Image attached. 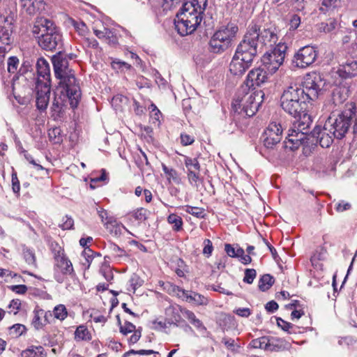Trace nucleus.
Segmentation results:
<instances>
[{
  "label": "nucleus",
  "mask_w": 357,
  "mask_h": 357,
  "mask_svg": "<svg viewBox=\"0 0 357 357\" xmlns=\"http://www.w3.org/2000/svg\"><path fill=\"white\" fill-rule=\"evenodd\" d=\"M52 62L55 77L59 79L53 106L59 108L58 112H61L67 109V103H69L70 109H75L81 98V90L74 71L69 68L68 59L59 50L52 57Z\"/></svg>",
  "instance_id": "nucleus-1"
},
{
  "label": "nucleus",
  "mask_w": 357,
  "mask_h": 357,
  "mask_svg": "<svg viewBox=\"0 0 357 357\" xmlns=\"http://www.w3.org/2000/svg\"><path fill=\"white\" fill-rule=\"evenodd\" d=\"M257 47L255 38L246 32L229 63V71L233 75L242 76L252 66L257 55Z\"/></svg>",
  "instance_id": "nucleus-2"
},
{
  "label": "nucleus",
  "mask_w": 357,
  "mask_h": 357,
  "mask_svg": "<svg viewBox=\"0 0 357 357\" xmlns=\"http://www.w3.org/2000/svg\"><path fill=\"white\" fill-rule=\"evenodd\" d=\"M32 32L43 50L53 52L62 48V34L52 20L44 17L37 18Z\"/></svg>",
  "instance_id": "nucleus-3"
},
{
  "label": "nucleus",
  "mask_w": 357,
  "mask_h": 357,
  "mask_svg": "<svg viewBox=\"0 0 357 357\" xmlns=\"http://www.w3.org/2000/svg\"><path fill=\"white\" fill-rule=\"evenodd\" d=\"M295 120L289 130L288 142L292 144L291 149H298L300 146H310L311 132L308 129L312 123V117L308 113H295Z\"/></svg>",
  "instance_id": "nucleus-4"
},
{
  "label": "nucleus",
  "mask_w": 357,
  "mask_h": 357,
  "mask_svg": "<svg viewBox=\"0 0 357 357\" xmlns=\"http://www.w3.org/2000/svg\"><path fill=\"white\" fill-rule=\"evenodd\" d=\"M304 89L297 85L290 86L280 98V105L284 112H307L309 99H305Z\"/></svg>",
  "instance_id": "nucleus-5"
},
{
  "label": "nucleus",
  "mask_w": 357,
  "mask_h": 357,
  "mask_svg": "<svg viewBox=\"0 0 357 357\" xmlns=\"http://www.w3.org/2000/svg\"><path fill=\"white\" fill-rule=\"evenodd\" d=\"M238 29L237 26L228 24L217 30L208 41V52L221 54L227 51L232 45Z\"/></svg>",
  "instance_id": "nucleus-6"
},
{
  "label": "nucleus",
  "mask_w": 357,
  "mask_h": 357,
  "mask_svg": "<svg viewBox=\"0 0 357 357\" xmlns=\"http://www.w3.org/2000/svg\"><path fill=\"white\" fill-rule=\"evenodd\" d=\"M287 48L285 43H279L262 56V64L270 74L275 73L283 63Z\"/></svg>",
  "instance_id": "nucleus-7"
},
{
  "label": "nucleus",
  "mask_w": 357,
  "mask_h": 357,
  "mask_svg": "<svg viewBox=\"0 0 357 357\" xmlns=\"http://www.w3.org/2000/svg\"><path fill=\"white\" fill-rule=\"evenodd\" d=\"M326 81L323 74L312 72L306 75L303 82V89L307 96L305 99L314 101L318 98L319 94L324 90Z\"/></svg>",
  "instance_id": "nucleus-8"
},
{
  "label": "nucleus",
  "mask_w": 357,
  "mask_h": 357,
  "mask_svg": "<svg viewBox=\"0 0 357 357\" xmlns=\"http://www.w3.org/2000/svg\"><path fill=\"white\" fill-rule=\"evenodd\" d=\"M351 116L340 113L337 117L329 116L325 122L326 129L331 130V133L337 139H342L351 126Z\"/></svg>",
  "instance_id": "nucleus-9"
},
{
  "label": "nucleus",
  "mask_w": 357,
  "mask_h": 357,
  "mask_svg": "<svg viewBox=\"0 0 357 357\" xmlns=\"http://www.w3.org/2000/svg\"><path fill=\"white\" fill-rule=\"evenodd\" d=\"M317 57V52L312 46L307 45L300 48L291 60V64L296 68H305L312 65Z\"/></svg>",
  "instance_id": "nucleus-10"
},
{
  "label": "nucleus",
  "mask_w": 357,
  "mask_h": 357,
  "mask_svg": "<svg viewBox=\"0 0 357 357\" xmlns=\"http://www.w3.org/2000/svg\"><path fill=\"white\" fill-rule=\"evenodd\" d=\"M335 137L331 133V130L326 129V124H324L323 128L316 126L311 131L309 146L314 148L319 144L322 148H329L333 144Z\"/></svg>",
  "instance_id": "nucleus-11"
},
{
  "label": "nucleus",
  "mask_w": 357,
  "mask_h": 357,
  "mask_svg": "<svg viewBox=\"0 0 357 357\" xmlns=\"http://www.w3.org/2000/svg\"><path fill=\"white\" fill-rule=\"evenodd\" d=\"M282 130L280 124L271 122L263 133L262 139L264 146L273 149L282 139Z\"/></svg>",
  "instance_id": "nucleus-12"
},
{
  "label": "nucleus",
  "mask_w": 357,
  "mask_h": 357,
  "mask_svg": "<svg viewBox=\"0 0 357 357\" xmlns=\"http://www.w3.org/2000/svg\"><path fill=\"white\" fill-rule=\"evenodd\" d=\"M252 37L255 38V40L258 44L260 41L264 45L268 43L275 44L278 41V35L275 33V28L264 29L261 30L257 25L255 24L249 28L247 31Z\"/></svg>",
  "instance_id": "nucleus-13"
},
{
  "label": "nucleus",
  "mask_w": 357,
  "mask_h": 357,
  "mask_svg": "<svg viewBox=\"0 0 357 357\" xmlns=\"http://www.w3.org/2000/svg\"><path fill=\"white\" fill-rule=\"evenodd\" d=\"M36 89L37 90L36 107L39 110H44L47 108L49 102L50 93V83H43L41 79H38L36 83Z\"/></svg>",
  "instance_id": "nucleus-14"
},
{
  "label": "nucleus",
  "mask_w": 357,
  "mask_h": 357,
  "mask_svg": "<svg viewBox=\"0 0 357 357\" xmlns=\"http://www.w3.org/2000/svg\"><path fill=\"white\" fill-rule=\"evenodd\" d=\"M266 69L257 68L251 70L246 77L244 84L249 89H255L256 86H260L268 79Z\"/></svg>",
  "instance_id": "nucleus-15"
},
{
  "label": "nucleus",
  "mask_w": 357,
  "mask_h": 357,
  "mask_svg": "<svg viewBox=\"0 0 357 357\" xmlns=\"http://www.w3.org/2000/svg\"><path fill=\"white\" fill-rule=\"evenodd\" d=\"M180 13L181 10L176 14L178 20L175 22V26L178 33L181 36H185L192 33L196 30V28L194 25H196L197 23L192 24L190 20L183 17Z\"/></svg>",
  "instance_id": "nucleus-16"
},
{
  "label": "nucleus",
  "mask_w": 357,
  "mask_h": 357,
  "mask_svg": "<svg viewBox=\"0 0 357 357\" xmlns=\"http://www.w3.org/2000/svg\"><path fill=\"white\" fill-rule=\"evenodd\" d=\"M36 66L38 77H36L35 81L32 82V85L36 84L37 80L40 79V77L43 78V80H41L43 83L49 82L51 85L50 69L48 62L44 58L40 57L38 59Z\"/></svg>",
  "instance_id": "nucleus-17"
},
{
  "label": "nucleus",
  "mask_w": 357,
  "mask_h": 357,
  "mask_svg": "<svg viewBox=\"0 0 357 357\" xmlns=\"http://www.w3.org/2000/svg\"><path fill=\"white\" fill-rule=\"evenodd\" d=\"M54 259L55 272L60 271L63 275H70L73 273V264L66 254Z\"/></svg>",
  "instance_id": "nucleus-18"
},
{
  "label": "nucleus",
  "mask_w": 357,
  "mask_h": 357,
  "mask_svg": "<svg viewBox=\"0 0 357 357\" xmlns=\"http://www.w3.org/2000/svg\"><path fill=\"white\" fill-rule=\"evenodd\" d=\"M255 113L248 114V113H231V120L234 122L236 126L241 130L248 127L250 119Z\"/></svg>",
  "instance_id": "nucleus-19"
},
{
  "label": "nucleus",
  "mask_w": 357,
  "mask_h": 357,
  "mask_svg": "<svg viewBox=\"0 0 357 357\" xmlns=\"http://www.w3.org/2000/svg\"><path fill=\"white\" fill-rule=\"evenodd\" d=\"M207 5L208 0H193L192 1H186L183 4L180 14H183L185 11H188L190 8H193V11L197 12L198 10H199L200 13H204Z\"/></svg>",
  "instance_id": "nucleus-20"
},
{
  "label": "nucleus",
  "mask_w": 357,
  "mask_h": 357,
  "mask_svg": "<svg viewBox=\"0 0 357 357\" xmlns=\"http://www.w3.org/2000/svg\"><path fill=\"white\" fill-rule=\"evenodd\" d=\"M32 61H30L29 59L24 61L18 71L19 75L17 77V78L19 79L20 77H22L24 80L31 79H32L31 83H32V82H34L36 79V77L34 73H32Z\"/></svg>",
  "instance_id": "nucleus-21"
},
{
  "label": "nucleus",
  "mask_w": 357,
  "mask_h": 357,
  "mask_svg": "<svg viewBox=\"0 0 357 357\" xmlns=\"http://www.w3.org/2000/svg\"><path fill=\"white\" fill-rule=\"evenodd\" d=\"M47 313L42 309L38 307L33 310V317L31 321L32 326L36 330L41 329L48 321L47 320Z\"/></svg>",
  "instance_id": "nucleus-22"
},
{
  "label": "nucleus",
  "mask_w": 357,
  "mask_h": 357,
  "mask_svg": "<svg viewBox=\"0 0 357 357\" xmlns=\"http://www.w3.org/2000/svg\"><path fill=\"white\" fill-rule=\"evenodd\" d=\"M4 22L7 23V26H0V43L3 45H10L12 42L10 38L13 32L12 22L9 21L8 17H5Z\"/></svg>",
  "instance_id": "nucleus-23"
},
{
  "label": "nucleus",
  "mask_w": 357,
  "mask_h": 357,
  "mask_svg": "<svg viewBox=\"0 0 357 357\" xmlns=\"http://www.w3.org/2000/svg\"><path fill=\"white\" fill-rule=\"evenodd\" d=\"M345 98L342 95L340 89H334L331 98L327 105V107H328V109L332 110L331 112H337L338 109L335 108V107L342 104Z\"/></svg>",
  "instance_id": "nucleus-24"
},
{
  "label": "nucleus",
  "mask_w": 357,
  "mask_h": 357,
  "mask_svg": "<svg viewBox=\"0 0 357 357\" xmlns=\"http://www.w3.org/2000/svg\"><path fill=\"white\" fill-rule=\"evenodd\" d=\"M105 225L109 233L115 236H120L124 230L127 231V229L123 226V224L112 220V218H109L107 220V221L105 223Z\"/></svg>",
  "instance_id": "nucleus-25"
},
{
  "label": "nucleus",
  "mask_w": 357,
  "mask_h": 357,
  "mask_svg": "<svg viewBox=\"0 0 357 357\" xmlns=\"http://www.w3.org/2000/svg\"><path fill=\"white\" fill-rule=\"evenodd\" d=\"M340 72V75L344 78L356 76L357 74V61L354 59L351 61H347L345 64L342 66Z\"/></svg>",
  "instance_id": "nucleus-26"
},
{
  "label": "nucleus",
  "mask_w": 357,
  "mask_h": 357,
  "mask_svg": "<svg viewBox=\"0 0 357 357\" xmlns=\"http://www.w3.org/2000/svg\"><path fill=\"white\" fill-rule=\"evenodd\" d=\"M273 338H269L268 337H261L260 338L252 340L250 343V346L252 348L255 349H263L264 350H274V346H273L271 343V340Z\"/></svg>",
  "instance_id": "nucleus-27"
},
{
  "label": "nucleus",
  "mask_w": 357,
  "mask_h": 357,
  "mask_svg": "<svg viewBox=\"0 0 357 357\" xmlns=\"http://www.w3.org/2000/svg\"><path fill=\"white\" fill-rule=\"evenodd\" d=\"M185 294L180 298L188 303H195L197 305H204L206 302V298L194 291H188L185 290Z\"/></svg>",
  "instance_id": "nucleus-28"
},
{
  "label": "nucleus",
  "mask_w": 357,
  "mask_h": 357,
  "mask_svg": "<svg viewBox=\"0 0 357 357\" xmlns=\"http://www.w3.org/2000/svg\"><path fill=\"white\" fill-rule=\"evenodd\" d=\"M133 102V109L135 111L144 112V110H149V112H160L150 100H144L142 103L136 100H134Z\"/></svg>",
  "instance_id": "nucleus-29"
},
{
  "label": "nucleus",
  "mask_w": 357,
  "mask_h": 357,
  "mask_svg": "<svg viewBox=\"0 0 357 357\" xmlns=\"http://www.w3.org/2000/svg\"><path fill=\"white\" fill-rule=\"evenodd\" d=\"M180 312L197 329H206L201 320L197 319L195 313L185 308L180 307Z\"/></svg>",
  "instance_id": "nucleus-30"
},
{
  "label": "nucleus",
  "mask_w": 357,
  "mask_h": 357,
  "mask_svg": "<svg viewBox=\"0 0 357 357\" xmlns=\"http://www.w3.org/2000/svg\"><path fill=\"white\" fill-rule=\"evenodd\" d=\"M75 340L76 341H90L91 335L87 327L84 325L79 326L75 331Z\"/></svg>",
  "instance_id": "nucleus-31"
},
{
  "label": "nucleus",
  "mask_w": 357,
  "mask_h": 357,
  "mask_svg": "<svg viewBox=\"0 0 357 357\" xmlns=\"http://www.w3.org/2000/svg\"><path fill=\"white\" fill-rule=\"evenodd\" d=\"M202 14L203 13H200L199 10L196 12L193 11V8H192V11H185V13L182 14V17H185V19L190 20L192 24L197 23L196 25H194L197 29L202 20Z\"/></svg>",
  "instance_id": "nucleus-32"
},
{
  "label": "nucleus",
  "mask_w": 357,
  "mask_h": 357,
  "mask_svg": "<svg viewBox=\"0 0 357 357\" xmlns=\"http://www.w3.org/2000/svg\"><path fill=\"white\" fill-rule=\"evenodd\" d=\"M275 280L270 274L263 275L259 280V289L261 291H266L269 289L274 284Z\"/></svg>",
  "instance_id": "nucleus-33"
},
{
  "label": "nucleus",
  "mask_w": 357,
  "mask_h": 357,
  "mask_svg": "<svg viewBox=\"0 0 357 357\" xmlns=\"http://www.w3.org/2000/svg\"><path fill=\"white\" fill-rule=\"evenodd\" d=\"M48 137L50 141L54 144H60L63 142V136L61 135V130L55 127L48 130Z\"/></svg>",
  "instance_id": "nucleus-34"
},
{
  "label": "nucleus",
  "mask_w": 357,
  "mask_h": 357,
  "mask_svg": "<svg viewBox=\"0 0 357 357\" xmlns=\"http://www.w3.org/2000/svg\"><path fill=\"white\" fill-rule=\"evenodd\" d=\"M163 289L166 290L169 294L172 296H176L180 298L181 296L185 294V290L179 288L170 282L163 283Z\"/></svg>",
  "instance_id": "nucleus-35"
},
{
  "label": "nucleus",
  "mask_w": 357,
  "mask_h": 357,
  "mask_svg": "<svg viewBox=\"0 0 357 357\" xmlns=\"http://www.w3.org/2000/svg\"><path fill=\"white\" fill-rule=\"evenodd\" d=\"M321 6L319 8V10L326 13L329 10H333L334 8L339 6L341 0H321Z\"/></svg>",
  "instance_id": "nucleus-36"
},
{
  "label": "nucleus",
  "mask_w": 357,
  "mask_h": 357,
  "mask_svg": "<svg viewBox=\"0 0 357 357\" xmlns=\"http://www.w3.org/2000/svg\"><path fill=\"white\" fill-rule=\"evenodd\" d=\"M167 221L169 224L173 225V229L174 231H178L182 229L183 220L179 215L172 213L168 216Z\"/></svg>",
  "instance_id": "nucleus-37"
},
{
  "label": "nucleus",
  "mask_w": 357,
  "mask_h": 357,
  "mask_svg": "<svg viewBox=\"0 0 357 357\" xmlns=\"http://www.w3.org/2000/svg\"><path fill=\"white\" fill-rule=\"evenodd\" d=\"M185 211L186 213L191 214L198 218H204L206 215L205 210L203 208L195 207L191 206H185Z\"/></svg>",
  "instance_id": "nucleus-38"
},
{
  "label": "nucleus",
  "mask_w": 357,
  "mask_h": 357,
  "mask_svg": "<svg viewBox=\"0 0 357 357\" xmlns=\"http://www.w3.org/2000/svg\"><path fill=\"white\" fill-rule=\"evenodd\" d=\"M248 103V105H243L242 109V112H258L259 109V107L261 106V103L259 102H257L255 100H252V96H250L246 102Z\"/></svg>",
  "instance_id": "nucleus-39"
},
{
  "label": "nucleus",
  "mask_w": 357,
  "mask_h": 357,
  "mask_svg": "<svg viewBox=\"0 0 357 357\" xmlns=\"http://www.w3.org/2000/svg\"><path fill=\"white\" fill-rule=\"evenodd\" d=\"M20 6L25 10L26 14L33 15L38 12L33 7L31 0H20Z\"/></svg>",
  "instance_id": "nucleus-40"
},
{
  "label": "nucleus",
  "mask_w": 357,
  "mask_h": 357,
  "mask_svg": "<svg viewBox=\"0 0 357 357\" xmlns=\"http://www.w3.org/2000/svg\"><path fill=\"white\" fill-rule=\"evenodd\" d=\"M184 163L188 170H197L200 172V164L197 158L185 157Z\"/></svg>",
  "instance_id": "nucleus-41"
},
{
  "label": "nucleus",
  "mask_w": 357,
  "mask_h": 357,
  "mask_svg": "<svg viewBox=\"0 0 357 357\" xmlns=\"http://www.w3.org/2000/svg\"><path fill=\"white\" fill-rule=\"evenodd\" d=\"M149 214L150 212L144 208H137V210L134 211L132 213V215L134 217V218L136 220H139L141 222L145 221L148 218Z\"/></svg>",
  "instance_id": "nucleus-42"
},
{
  "label": "nucleus",
  "mask_w": 357,
  "mask_h": 357,
  "mask_svg": "<svg viewBox=\"0 0 357 357\" xmlns=\"http://www.w3.org/2000/svg\"><path fill=\"white\" fill-rule=\"evenodd\" d=\"M128 102V98L124 96H115L112 98V105L114 107V109L115 111H123L125 108L122 106H120L119 105V102H123L124 104H126Z\"/></svg>",
  "instance_id": "nucleus-43"
},
{
  "label": "nucleus",
  "mask_w": 357,
  "mask_h": 357,
  "mask_svg": "<svg viewBox=\"0 0 357 357\" xmlns=\"http://www.w3.org/2000/svg\"><path fill=\"white\" fill-rule=\"evenodd\" d=\"M68 312L66 307L63 305H59L56 306L54 309V317L63 320L67 317Z\"/></svg>",
  "instance_id": "nucleus-44"
},
{
  "label": "nucleus",
  "mask_w": 357,
  "mask_h": 357,
  "mask_svg": "<svg viewBox=\"0 0 357 357\" xmlns=\"http://www.w3.org/2000/svg\"><path fill=\"white\" fill-rule=\"evenodd\" d=\"M158 354V351H155L151 350V349H140V350L131 349V350L126 352L123 354V357H130L131 355H135V354H139V355H150V354Z\"/></svg>",
  "instance_id": "nucleus-45"
},
{
  "label": "nucleus",
  "mask_w": 357,
  "mask_h": 357,
  "mask_svg": "<svg viewBox=\"0 0 357 357\" xmlns=\"http://www.w3.org/2000/svg\"><path fill=\"white\" fill-rule=\"evenodd\" d=\"M257 276V271L254 268H247L245 270L243 282L247 284H252Z\"/></svg>",
  "instance_id": "nucleus-46"
},
{
  "label": "nucleus",
  "mask_w": 357,
  "mask_h": 357,
  "mask_svg": "<svg viewBox=\"0 0 357 357\" xmlns=\"http://www.w3.org/2000/svg\"><path fill=\"white\" fill-rule=\"evenodd\" d=\"M82 255L85 259V262H83L82 264L89 268L93 260L94 252L89 248H86Z\"/></svg>",
  "instance_id": "nucleus-47"
},
{
  "label": "nucleus",
  "mask_w": 357,
  "mask_h": 357,
  "mask_svg": "<svg viewBox=\"0 0 357 357\" xmlns=\"http://www.w3.org/2000/svg\"><path fill=\"white\" fill-rule=\"evenodd\" d=\"M50 250L53 255L54 259L58 257H61V255L65 254L63 248L56 242L51 243Z\"/></svg>",
  "instance_id": "nucleus-48"
},
{
  "label": "nucleus",
  "mask_w": 357,
  "mask_h": 357,
  "mask_svg": "<svg viewBox=\"0 0 357 357\" xmlns=\"http://www.w3.org/2000/svg\"><path fill=\"white\" fill-rule=\"evenodd\" d=\"M23 255L26 262L29 265L36 266V257L31 250L29 249L24 250Z\"/></svg>",
  "instance_id": "nucleus-49"
},
{
  "label": "nucleus",
  "mask_w": 357,
  "mask_h": 357,
  "mask_svg": "<svg viewBox=\"0 0 357 357\" xmlns=\"http://www.w3.org/2000/svg\"><path fill=\"white\" fill-rule=\"evenodd\" d=\"M19 59L17 56H10L8 59V71L14 73L17 69Z\"/></svg>",
  "instance_id": "nucleus-50"
},
{
  "label": "nucleus",
  "mask_w": 357,
  "mask_h": 357,
  "mask_svg": "<svg viewBox=\"0 0 357 357\" xmlns=\"http://www.w3.org/2000/svg\"><path fill=\"white\" fill-rule=\"evenodd\" d=\"M129 282L133 292L135 293L136 289L142 285L143 280H141L137 275L134 274L130 278Z\"/></svg>",
  "instance_id": "nucleus-51"
},
{
  "label": "nucleus",
  "mask_w": 357,
  "mask_h": 357,
  "mask_svg": "<svg viewBox=\"0 0 357 357\" xmlns=\"http://www.w3.org/2000/svg\"><path fill=\"white\" fill-rule=\"evenodd\" d=\"M74 226L73 219L68 215H66L63 219V222L59 225L63 230L71 229Z\"/></svg>",
  "instance_id": "nucleus-52"
},
{
  "label": "nucleus",
  "mask_w": 357,
  "mask_h": 357,
  "mask_svg": "<svg viewBox=\"0 0 357 357\" xmlns=\"http://www.w3.org/2000/svg\"><path fill=\"white\" fill-rule=\"evenodd\" d=\"M16 90V84L14 82L13 84V94L15 100L20 104V105H26L29 102V97L26 96H22L20 94H17L15 92Z\"/></svg>",
  "instance_id": "nucleus-53"
},
{
  "label": "nucleus",
  "mask_w": 357,
  "mask_h": 357,
  "mask_svg": "<svg viewBox=\"0 0 357 357\" xmlns=\"http://www.w3.org/2000/svg\"><path fill=\"white\" fill-rule=\"evenodd\" d=\"M351 204L344 200H342L340 202L337 203L335 206L336 211L338 213H342L344 211H348L351 209Z\"/></svg>",
  "instance_id": "nucleus-54"
},
{
  "label": "nucleus",
  "mask_w": 357,
  "mask_h": 357,
  "mask_svg": "<svg viewBox=\"0 0 357 357\" xmlns=\"http://www.w3.org/2000/svg\"><path fill=\"white\" fill-rule=\"evenodd\" d=\"M204 245L203 254L208 257L211 255L213 250V243L210 239H205L204 241Z\"/></svg>",
  "instance_id": "nucleus-55"
},
{
  "label": "nucleus",
  "mask_w": 357,
  "mask_h": 357,
  "mask_svg": "<svg viewBox=\"0 0 357 357\" xmlns=\"http://www.w3.org/2000/svg\"><path fill=\"white\" fill-rule=\"evenodd\" d=\"M119 329L120 332L123 335H127L136 330L135 326L129 321H126L124 326H121Z\"/></svg>",
  "instance_id": "nucleus-56"
},
{
  "label": "nucleus",
  "mask_w": 357,
  "mask_h": 357,
  "mask_svg": "<svg viewBox=\"0 0 357 357\" xmlns=\"http://www.w3.org/2000/svg\"><path fill=\"white\" fill-rule=\"evenodd\" d=\"M188 178L191 184L196 183L200 178L199 172L197 170H188Z\"/></svg>",
  "instance_id": "nucleus-57"
},
{
  "label": "nucleus",
  "mask_w": 357,
  "mask_h": 357,
  "mask_svg": "<svg viewBox=\"0 0 357 357\" xmlns=\"http://www.w3.org/2000/svg\"><path fill=\"white\" fill-rule=\"evenodd\" d=\"M11 176L13 191L14 192V193H19L20 190V185L16 172L13 171Z\"/></svg>",
  "instance_id": "nucleus-58"
},
{
  "label": "nucleus",
  "mask_w": 357,
  "mask_h": 357,
  "mask_svg": "<svg viewBox=\"0 0 357 357\" xmlns=\"http://www.w3.org/2000/svg\"><path fill=\"white\" fill-rule=\"evenodd\" d=\"M162 113H153L149 116V124L151 126L159 127L160 124V117Z\"/></svg>",
  "instance_id": "nucleus-59"
},
{
  "label": "nucleus",
  "mask_w": 357,
  "mask_h": 357,
  "mask_svg": "<svg viewBox=\"0 0 357 357\" xmlns=\"http://www.w3.org/2000/svg\"><path fill=\"white\" fill-rule=\"evenodd\" d=\"M21 306V301L19 299H13L10 301L8 308L10 310V312H13L14 314H16L20 308Z\"/></svg>",
  "instance_id": "nucleus-60"
},
{
  "label": "nucleus",
  "mask_w": 357,
  "mask_h": 357,
  "mask_svg": "<svg viewBox=\"0 0 357 357\" xmlns=\"http://www.w3.org/2000/svg\"><path fill=\"white\" fill-rule=\"evenodd\" d=\"M25 330V326L20 324H16L10 327V333H14L16 335H21Z\"/></svg>",
  "instance_id": "nucleus-61"
},
{
  "label": "nucleus",
  "mask_w": 357,
  "mask_h": 357,
  "mask_svg": "<svg viewBox=\"0 0 357 357\" xmlns=\"http://www.w3.org/2000/svg\"><path fill=\"white\" fill-rule=\"evenodd\" d=\"M36 346H31L26 350L23 351L22 356L23 357H38L37 349Z\"/></svg>",
  "instance_id": "nucleus-62"
},
{
  "label": "nucleus",
  "mask_w": 357,
  "mask_h": 357,
  "mask_svg": "<svg viewBox=\"0 0 357 357\" xmlns=\"http://www.w3.org/2000/svg\"><path fill=\"white\" fill-rule=\"evenodd\" d=\"M8 288L19 294H24L27 291V287L24 284L11 285Z\"/></svg>",
  "instance_id": "nucleus-63"
},
{
  "label": "nucleus",
  "mask_w": 357,
  "mask_h": 357,
  "mask_svg": "<svg viewBox=\"0 0 357 357\" xmlns=\"http://www.w3.org/2000/svg\"><path fill=\"white\" fill-rule=\"evenodd\" d=\"M337 26V21L333 18H330L324 26L325 32H331L335 29Z\"/></svg>",
  "instance_id": "nucleus-64"
}]
</instances>
